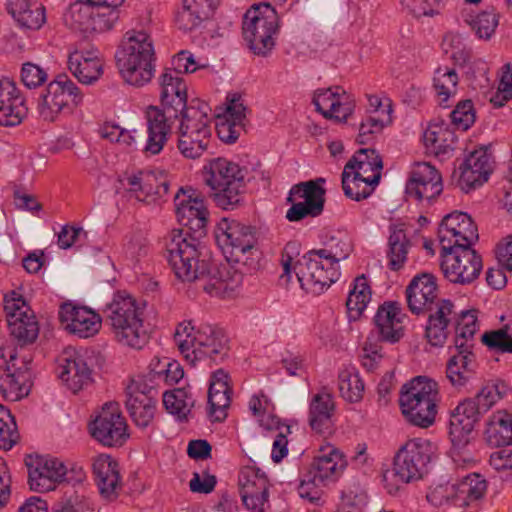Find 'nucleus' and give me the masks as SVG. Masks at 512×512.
Masks as SVG:
<instances>
[{
  "instance_id": "22",
  "label": "nucleus",
  "mask_w": 512,
  "mask_h": 512,
  "mask_svg": "<svg viewBox=\"0 0 512 512\" xmlns=\"http://www.w3.org/2000/svg\"><path fill=\"white\" fill-rule=\"evenodd\" d=\"M240 496L247 509L264 512L268 503V480L257 467L246 466L239 474Z\"/></svg>"
},
{
  "instance_id": "41",
  "label": "nucleus",
  "mask_w": 512,
  "mask_h": 512,
  "mask_svg": "<svg viewBox=\"0 0 512 512\" xmlns=\"http://www.w3.org/2000/svg\"><path fill=\"white\" fill-rule=\"evenodd\" d=\"M484 437L486 442L493 447L510 445L512 443V416L505 411L495 412L487 423Z\"/></svg>"
},
{
  "instance_id": "40",
  "label": "nucleus",
  "mask_w": 512,
  "mask_h": 512,
  "mask_svg": "<svg viewBox=\"0 0 512 512\" xmlns=\"http://www.w3.org/2000/svg\"><path fill=\"white\" fill-rule=\"evenodd\" d=\"M105 313L114 329L119 342L127 340L128 334V293L125 290L117 291L113 300L107 304Z\"/></svg>"
},
{
  "instance_id": "28",
  "label": "nucleus",
  "mask_w": 512,
  "mask_h": 512,
  "mask_svg": "<svg viewBox=\"0 0 512 512\" xmlns=\"http://www.w3.org/2000/svg\"><path fill=\"white\" fill-rule=\"evenodd\" d=\"M459 184L461 189L469 192L488 180L492 172L491 157L486 149L480 148L470 153L460 166Z\"/></svg>"
},
{
  "instance_id": "3",
  "label": "nucleus",
  "mask_w": 512,
  "mask_h": 512,
  "mask_svg": "<svg viewBox=\"0 0 512 512\" xmlns=\"http://www.w3.org/2000/svg\"><path fill=\"white\" fill-rule=\"evenodd\" d=\"M161 103L165 111L150 106L146 111L148 139L143 148L146 155L159 154L168 140L171 127L168 118H178L187 108V85L171 69H164L159 77Z\"/></svg>"
},
{
  "instance_id": "6",
  "label": "nucleus",
  "mask_w": 512,
  "mask_h": 512,
  "mask_svg": "<svg viewBox=\"0 0 512 512\" xmlns=\"http://www.w3.org/2000/svg\"><path fill=\"white\" fill-rule=\"evenodd\" d=\"M148 7L139 15V30H130V87L142 88L149 84L156 71L153 42L146 31L151 22Z\"/></svg>"
},
{
  "instance_id": "10",
  "label": "nucleus",
  "mask_w": 512,
  "mask_h": 512,
  "mask_svg": "<svg viewBox=\"0 0 512 512\" xmlns=\"http://www.w3.org/2000/svg\"><path fill=\"white\" fill-rule=\"evenodd\" d=\"M436 453L435 445L422 438L407 441L394 457V476L402 483L421 479Z\"/></svg>"
},
{
  "instance_id": "14",
  "label": "nucleus",
  "mask_w": 512,
  "mask_h": 512,
  "mask_svg": "<svg viewBox=\"0 0 512 512\" xmlns=\"http://www.w3.org/2000/svg\"><path fill=\"white\" fill-rule=\"evenodd\" d=\"M28 470V484L36 492L54 490L56 485L71 479L67 478V468L61 460L54 457L29 454L25 457Z\"/></svg>"
},
{
  "instance_id": "48",
  "label": "nucleus",
  "mask_w": 512,
  "mask_h": 512,
  "mask_svg": "<svg viewBox=\"0 0 512 512\" xmlns=\"http://www.w3.org/2000/svg\"><path fill=\"white\" fill-rule=\"evenodd\" d=\"M390 121L389 111L375 109L371 115L361 122L357 136L358 143L362 145L370 143L374 136L380 134Z\"/></svg>"
},
{
  "instance_id": "42",
  "label": "nucleus",
  "mask_w": 512,
  "mask_h": 512,
  "mask_svg": "<svg viewBox=\"0 0 512 512\" xmlns=\"http://www.w3.org/2000/svg\"><path fill=\"white\" fill-rule=\"evenodd\" d=\"M389 230V249L387 252L389 258L388 266L391 270L397 271L403 267L407 259L410 241L407 238L403 224L391 225Z\"/></svg>"
},
{
  "instance_id": "61",
  "label": "nucleus",
  "mask_w": 512,
  "mask_h": 512,
  "mask_svg": "<svg viewBox=\"0 0 512 512\" xmlns=\"http://www.w3.org/2000/svg\"><path fill=\"white\" fill-rule=\"evenodd\" d=\"M481 339L491 350L500 353H512V336L504 328L485 332Z\"/></svg>"
},
{
  "instance_id": "44",
  "label": "nucleus",
  "mask_w": 512,
  "mask_h": 512,
  "mask_svg": "<svg viewBox=\"0 0 512 512\" xmlns=\"http://www.w3.org/2000/svg\"><path fill=\"white\" fill-rule=\"evenodd\" d=\"M7 324L10 334L21 345L31 344L38 337L39 324L33 311L16 318L12 314Z\"/></svg>"
},
{
  "instance_id": "63",
  "label": "nucleus",
  "mask_w": 512,
  "mask_h": 512,
  "mask_svg": "<svg viewBox=\"0 0 512 512\" xmlns=\"http://www.w3.org/2000/svg\"><path fill=\"white\" fill-rule=\"evenodd\" d=\"M47 77V72L36 64L27 62L22 66L21 80L30 89L41 86L46 82Z\"/></svg>"
},
{
  "instance_id": "15",
  "label": "nucleus",
  "mask_w": 512,
  "mask_h": 512,
  "mask_svg": "<svg viewBox=\"0 0 512 512\" xmlns=\"http://www.w3.org/2000/svg\"><path fill=\"white\" fill-rule=\"evenodd\" d=\"M91 436L105 446L121 445L127 428L116 402L105 403L89 423Z\"/></svg>"
},
{
  "instance_id": "38",
  "label": "nucleus",
  "mask_w": 512,
  "mask_h": 512,
  "mask_svg": "<svg viewBox=\"0 0 512 512\" xmlns=\"http://www.w3.org/2000/svg\"><path fill=\"white\" fill-rule=\"evenodd\" d=\"M453 491V503L458 507L469 506L485 495L487 490L486 480L477 473L469 474L461 481L451 485Z\"/></svg>"
},
{
  "instance_id": "12",
  "label": "nucleus",
  "mask_w": 512,
  "mask_h": 512,
  "mask_svg": "<svg viewBox=\"0 0 512 512\" xmlns=\"http://www.w3.org/2000/svg\"><path fill=\"white\" fill-rule=\"evenodd\" d=\"M293 270L298 282L307 293L319 295L340 276L339 268L311 250L296 261Z\"/></svg>"
},
{
  "instance_id": "51",
  "label": "nucleus",
  "mask_w": 512,
  "mask_h": 512,
  "mask_svg": "<svg viewBox=\"0 0 512 512\" xmlns=\"http://www.w3.org/2000/svg\"><path fill=\"white\" fill-rule=\"evenodd\" d=\"M458 75L454 69L438 68L434 73L433 83L441 104L448 101L457 92Z\"/></svg>"
},
{
  "instance_id": "19",
  "label": "nucleus",
  "mask_w": 512,
  "mask_h": 512,
  "mask_svg": "<svg viewBox=\"0 0 512 512\" xmlns=\"http://www.w3.org/2000/svg\"><path fill=\"white\" fill-rule=\"evenodd\" d=\"M59 320L65 331L83 339L94 336L101 328V318L96 312L71 302L61 304Z\"/></svg>"
},
{
  "instance_id": "11",
  "label": "nucleus",
  "mask_w": 512,
  "mask_h": 512,
  "mask_svg": "<svg viewBox=\"0 0 512 512\" xmlns=\"http://www.w3.org/2000/svg\"><path fill=\"white\" fill-rule=\"evenodd\" d=\"M83 101V93L78 86L66 75L59 74L41 94L38 110L41 117L47 121H54L56 116L63 112L73 113Z\"/></svg>"
},
{
  "instance_id": "35",
  "label": "nucleus",
  "mask_w": 512,
  "mask_h": 512,
  "mask_svg": "<svg viewBox=\"0 0 512 512\" xmlns=\"http://www.w3.org/2000/svg\"><path fill=\"white\" fill-rule=\"evenodd\" d=\"M130 348L143 349L150 340L151 324L147 321V302L130 296Z\"/></svg>"
},
{
  "instance_id": "29",
  "label": "nucleus",
  "mask_w": 512,
  "mask_h": 512,
  "mask_svg": "<svg viewBox=\"0 0 512 512\" xmlns=\"http://www.w3.org/2000/svg\"><path fill=\"white\" fill-rule=\"evenodd\" d=\"M432 306L424 313L428 314L425 337L432 346L441 347L448 336V324L454 305L450 300L437 298Z\"/></svg>"
},
{
  "instance_id": "62",
  "label": "nucleus",
  "mask_w": 512,
  "mask_h": 512,
  "mask_svg": "<svg viewBox=\"0 0 512 512\" xmlns=\"http://www.w3.org/2000/svg\"><path fill=\"white\" fill-rule=\"evenodd\" d=\"M230 402L231 393H208L209 417L213 421H223L227 417Z\"/></svg>"
},
{
  "instance_id": "20",
  "label": "nucleus",
  "mask_w": 512,
  "mask_h": 512,
  "mask_svg": "<svg viewBox=\"0 0 512 512\" xmlns=\"http://www.w3.org/2000/svg\"><path fill=\"white\" fill-rule=\"evenodd\" d=\"M17 355L13 351L9 352V360H7L4 354L0 357V379L3 383L0 385V389L3 391L4 397L12 401L20 399L22 396L28 393V387L26 385L29 379V365L32 362L31 357H22V366L16 367L14 361Z\"/></svg>"
},
{
  "instance_id": "34",
  "label": "nucleus",
  "mask_w": 512,
  "mask_h": 512,
  "mask_svg": "<svg viewBox=\"0 0 512 512\" xmlns=\"http://www.w3.org/2000/svg\"><path fill=\"white\" fill-rule=\"evenodd\" d=\"M59 378L73 393L92 381V371L82 356L65 357L60 364Z\"/></svg>"
},
{
  "instance_id": "32",
  "label": "nucleus",
  "mask_w": 512,
  "mask_h": 512,
  "mask_svg": "<svg viewBox=\"0 0 512 512\" xmlns=\"http://www.w3.org/2000/svg\"><path fill=\"white\" fill-rule=\"evenodd\" d=\"M383 162L375 149H359L346 163L344 170L350 171L358 177L369 178L370 183L378 185L381 179Z\"/></svg>"
},
{
  "instance_id": "43",
  "label": "nucleus",
  "mask_w": 512,
  "mask_h": 512,
  "mask_svg": "<svg viewBox=\"0 0 512 512\" xmlns=\"http://www.w3.org/2000/svg\"><path fill=\"white\" fill-rule=\"evenodd\" d=\"M352 250V245L347 234L336 231L327 236L324 247L315 250L324 259L328 260L334 266L338 267V263L346 259Z\"/></svg>"
},
{
  "instance_id": "64",
  "label": "nucleus",
  "mask_w": 512,
  "mask_h": 512,
  "mask_svg": "<svg viewBox=\"0 0 512 512\" xmlns=\"http://www.w3.org/2000/svg\"><path fill=\"white\" fill-rule=\"evenodd\" d=\"M92 469L95 480H102L106 477H109L110 474L119 473L118 463L114 461L110 456L103 454L94 458Z\"/></svg>"
},
{
  "instance_id": "30",
  "label": "nucleus",
  "mask_w": 512,
  "mask_h": 512,
  "mask_svg": "<svg viewBox=\"0 0 512 512\" xmlns=\"http://www.w3.org/2000/svg\"><path fill=\"white\" fill-rule=\"evenodd\" d=\"M124 0H76L63 15L65 25L74 31L89 35L93 10L101 7H118Z\"/></svg>"
},
{
  "instance_id": "55",
  "label": "nucleus",
  "mask_w": 512,
  "mask_h": 512,
  "mask_svg": "<svg viewBox=\"0 0 512 512\" xmlns=\"http://www.w3.org/2000/svg\"><path fill=\"white\" fill-rule=\"evenodd\" d=\"M479 39L489 40L494 34L499 19L494 12H482L471 19L465 20Z\"/></svg>"
},
{
  "instance_id": "9",
  "label": "nucleus",
  "mask_w": 512,
  "mask_h": 512,
  "mask_svg": "<svg viewBox=\"0 0 512 512\" xmlns=\"http://www.w3.org/2000/svg\"><path fill=\"white\" fill-rule=\"evenodd\" d=\"M215 240L219 247L234 257L236 263L248 267V271L256 269L258 263L253 257L256 243V230L250 225L242 224L236 220L223 218L215 229Z\"/></svg>"
},
{
  "instance_id": "33",
  "label": "nucleus",
  "mask_w": 512,
  "mask_h": 512,
  "mask_svg": "<svg viewBox=\"0 0 512 512\" xmlns=\"http://www.w3.org/2000/svg\"><path fill=\"white\" fill-rule=\"evenodd\" d=\"M400 313L401 307L397 302H387L379 307L374 320L382 340L394 343L402 338Z\"/></svg>"
},
{
  "instance_id": "17",
  "label": "nucleus",
  "mask_w": 512,
  "mask_h": 512,
  "mask_svg": "<svg viewBox=\"0 0 512 512\" xmlns=\"http://www.w3.org/2000/svg\"><path fill=\"white\" fill-rule=\"evenodd\" d=\"M174 204L179 223L198 237L204 235L209 213L200 195L192 189L180 188L174 196Z\"/></svg>"
},
{
  "instance_id": "31",
  "label": "nucleus",
  "mask_w": 512,
  "mask_h": 512,
  "mask_svg": "<svg viewBox=\"0 0 512 512\" xmlns=\"http://www.w3.org/2000/svg\"><path fill=\"white\" fill-rule=\"evenodd\" d=\"M68 68L84 85L95 84L103 75V62L95 51H78L69 54Z\"/></svg>"
},
{
  "instance_id": "60",
  "label": "nucleus",
  "mask_w": 512,
  "mask_h": 512,
  "mask_svg": "<svg viewBox=\"0 0 512 512\" xmlns=\"http://www.w3.org/2000/svg\"><path fill=\"white\" fill-rule=\"evenodd\" d=\"M452 124L456 129L466 131L475 122V112L471 100H464L457 104L450 113Z\"/></svg>"
},
{
  "instance_id": "16",
  "label": "nucleus",
  "mask_w": 512,
  "mask_h": 512,
  "mask_svg": "<svg viewBox=\"0 0 512 512\" xmlns=\"http://www.w3.org/2000/svg\"><path fill=\"white\" fill-rule=\"evenodd\" d=\"M441 269L444 276L455 284L472 283L480 274L482 260L474 249H456L441 253Z\"/></svg>"
},
{
  "instance_id": "59",
  "label": "nucleus",
  "mask_w": 512,
  "mask_h": 512,
  "mask_svg": "<svg viewBox=\"0 0 512 512\" xmlns=\"http://www.w3.org/2000/svg\"><path fill=\"white\" fill-rule=\"evenodd\" d=\"M443 49L446 53L451 52V58L455 63L464 65L470 59L469 51L465 50L463 38L458 33H447L443 38Z\"/></svg>"
},
{
  "instance_id": "27",
  "label": "nucleus",
  "mask_w": 512,
  "mask_h": 512,
  "mask_svg": "<svg viewBox=\"0 0 512 512\" xmlns=\"http://www.w3.org/2000/svg\"><path fill=\"white\" fill-rule=\"evenodd\" d=\"M28 108L14 81L0 79V125L16 126L26 117Z\"/></svg>"
},
{
  "instance_id": "46",
  "label": "nucleus",
  "mask_w": 512,
  "mask_h": 512,
  "mask_svg": "<svg viewBox=\"0 0 512 512\" xmlns=\"http://www.w3.org/2000/svg\"><path fill=\"white\" fill-rule=\"evenodd\" d=\"M371 298V290L364 275L355 279L354 287L350 291L346 307L350 320H357L365 310Z\"/></svg>"
},
{
  "instance_id": "7",
  "label": "nucleus",
  "mask_w": 512,
  "mask_h": 512,
  "mask_svg": "<svg viewBox=\"0 0 512 512\" xmlns=\"http://www.w3.org/2000/svg\"><path fill=\"white\" fill-rule=\"evenodd\" d=\"M206 103L192 101L181 115L178 149L188 159H198L207 150L211 138V120Z\"/></svg>"
},
{
  "instance_id": "53",
  "label": "nucleus",
  "mask_w": 512,
  "mask_h": 512,
  "mask_svg": "<svg viewBox=\"0 0 512 512\" xmlns=\"http://www.w3.org/2000/svg\"><path fill=\"white\" fill-rule=\"evenodd\" d=\"M439 228H446L447 230H455L458 233L471 239H478V229L472 218L464 212L455 211L446 215Z\"/></svg>"
},
{
  "instance_id": "49",
  "label": "nucleus",
  "mask_w": 512,
  "mask_h": 512,
  "mask_svg": "<svg viewBox=\"0 0 512 512\" xmlns=\"http://www.w3.org/2000/svg\"><path fill=\"white\" fill-rule=\"evenodd\" d=\"M376 185L370 183L369 178L358 177L350 171L342 172V188L344 194L352 200L360 201L368 198Z\"/></svg>"
},
{
  "instance_id": "24",
  "label": "nucleus",
  "mask_w": 512,
  "mask_h": 512,
  "mask_svg": "<svg viewBox=\"0 0 512 512\" xmlns=\"http://www.w3.org/2000/svg\"><path fill=\"white\" fill-rule=\"evenodd\" d=\"M409 310L416 315L424 314L438 297L436 277L431 273L417 274L406 287Z\"/></svg>"
},
{
  "instance_id": "39",
  "label": "nucleus",
  "mask_w": 512,
  "mask_h": 512,
  "mask_svg": "<svg viewBox=\"0 0 512 512\" xmlns=\"http://www.w3.org/2000/svg\"><path fill=\"white\" fill-rule=\"evenodd\" d=\"M446 367V377L452 386L461 388L465 386L475 374V356L471 350H457Z\"/></svg>"
},
{
  "instance_id": "4",
  "label": "nucleus",
  "mask_w": 512,
  "mask_h": 512,
  "mask_svg": "<svg viewBox=\"0 0 512 512\" xmlns=\"http://www.w3.org/2000/svg\"><path fill=\"white\" fill-rule=\"evenodd\" d=\"M246 170L225 158L204 166V182L212 189L218 207L228 210L240 205L245 191Z\"/></svg>"
},
{
  "instance_id": "54",
  "label": "nucleus",
  "mask_w": 512,
  "mask_h": 512,
  "mask_svg": "<svg viewBox=\"0 0 512 512\" xmlns=\"http://www.w3.org/2000/svg\"><path fill=\"white\" fill-rule=\"evenodd\" d=\"M339 392L347 401L358 402L363 397L364 383L357 373L348 371L339 374Z\"/></svg>"
},
{
  "instance_id": "50",
  "label": "nucleus",
  "mask_w": 512,
  "mask_h": 512,
  "mask_svg": "<svg viewBox=\"0 0 512 512\" xmlns=\"http://www.w3.org/2000/svg\"><path fill=\"white\" fill-rule=\"evenodd\" d=\"M478 330L477 318L473 311H462L461 319L456 325L455 347L457 350H471L472 344L469 343Z\"/></svg>"
},
{
  "instance_id": "57",
  "label": "nucleus",
  "mask_w": 512,
  "mask_h": 512,
  "mask_svg": "<svg viewBox=\"0 0 512 512\" xmlns=\"http://www.w3.org/2000/svg\"><path fill=\"white\" fill-rule=\"evenodd\" d=\"M119 18L117 7H101L93 10L91 24L89 25V34L101 33L113 28Z\"/></svg>"
},
{
  "instance_id": "58",
  "label": "nucleus",
  "mask_w": 512,
  "mask_h": 512,
  "mask_svg": "<svg viewBox=\"0 0 512 512\" xmlns=\"http://www.w3.org/2000/svg\"><path fill=\"white\" fill-rule=\"evenodd\" d=\"M205 20L204 16L192 7L190 0H183L182 8L177 12L175 17L176 25L180 30L185 32L192 31L199 27Z\"/></svg>"
},
{
  "instance_id": "45",
  "label": "nucleus",
  "mask_w": 512,
  "mask_h": 512,
  "mask_svg": "<svg viewBox=\"0 0 512 512\" xmlns=\"http://www.w3.org/2000/svg\"><path fill=\"white\" fill-rule=\"evenodd\" d=\"M173 337L180 353L186 361L194 365L197 361L196 338H198V328L196 329L191 321L180 322L176 326Z\"/></svg>"
},
{
  "instance_id": "36",
  "label": "nucleus",
  "mask_w": 512,
  "mask_h": 512,
  "mask_svg": "<svg viewBox=\"0 0 512 512\" xmlns=\"http://www.w3.org/2000/svg\"><path fill=\"white\" fill-rule=\"evenodd\" d=\"M226 343L227 338L220 329L208 324L200 325L196 338L197 361L206 357L216 360L226 353Z\"/></svg>"
},
{
  "instance_id": "26",
  "label": "nucleus",
  "mask_w": 512,
  "mask_h": 512,
  "mask_svg": "<svg viewBox=\"0 0 512 512\" xmlns=\"http://www.w3.org/2000/svg\"><path fill=\"white\" fill-rule=\"evenodd\" d=\"M346 467L342 453L333 446L321 447L311 464L309 475L314 484L326 485L336 481Z\"/></svg>"
},
{
  "instance_id": "47",
  "label": "nucleus",
  "mask_w": 512,
  "mask_h": 512,
  "mask_svg": "<svg viewBox=\"0 0 512 512\" xmlns=\"http://www.w3.org/2000/svg\"><path fill=\"white\" fill-rule=\"evenodd\" d=\"M161 364L162 362L157 359L156 364L151 363L150 366L152 368L147 374L139 375L138 377H141L145 382H149L151 379L152 388L154 389L156 385V379L164 378V381L168 385H173L178 383L183 378L184 370L177 361H169L168 359H165L162 367L160 368Z\"/></svg>"
},
{
  "instance_id": "5",
  "label": "nucleus",
  "mask_w": 512,
  "mask_h": 512,
  "mask_svg": "<svg viewBox=\"0 0 512 512\" xmlns=\"http://www.w3.org/2000/svg\"><path fill=\"white\" fill-rule=\"evenodd\" d=\"M439 396L436 381L417 376L402 386L399 404L407 421L415 426H431L437 414Z\"/></svg>"
},
{
  "instance_id": "21",
  "label": "nucleus",
  "mask_w": 512,
  "mask_h": 512,
  "mask_svg": "<svg viewBox=\"0 0 512 512\" xmlns=\"http://www.w3.org/2000/svg\"><path fill=\"white\" fill-rule=\"evenodd\" d=\"M442 190V177L434 166L427 162L414 165L405 187L408 197L430 201L439 196Z\"/></svg>"
},
{
  "instance_id": "13",
  "label": "nucleus",
  "mask_w": 512,
  "mask_h": 512,
  "mask_svg": "<svg viewBox=\"0 0 512 512\" xmlns=\"http://www.w3.org/2000/svg\"><path fill=\"white\" fill-rule=\"evenodd\" d=\"M325 182L324 178L319 177L294 185L287 198L291 207L286 213V218L291 222H297L306 217L321 215L325 204Z\"/></svg>"
},
{
  "instance_id": "18",
  "label": "nucleus",
  "mask_w": 512,
  "mask_h": 512,
  "mask_svg": "<svg viewBox=\"0 0 512 512\" xmlns=\"http://www.w3.org/2000/svg\"><path fill=\"white\" fill-rule=\"evenodd\" d=\"M151 382L141 377L130 380V419L141 430L149 428L155 417L157 392Z\"/></svg>"
},
{
  "instance_id": "8",
  "label": "nucleus",
  "mask_w": 512,
  "mask_h": 512,
  "mask_svg": "<svg viewBox=\"0 0 512 512\" xmlns=\"http://www.w3.org/2000/svg\"><path fill=\"white\" fill-rule=\"evenodd\" d=\"M278 31V16L269 3L248 10L243 18L242 34L249 49L266 56L274 48V35Z\"/></svg>"
},
{
  "instance_id": "56",
  "label": "nucleus",
  "mask_w": 512,
  "mask_h": 512,
  "mask_svg": "<svg viewBox=\"0 0 512 512\" xmlns=\"http://www.w3.org/2000/svg\"><path fill=\"white\" fill-rule=\"evenodd\" d=\"M478 239H471L455 230H447L439 228V241L441 245V253L454 252L456 249H472V245Z\"/></svg>"
},
{
  "instance_id": "2",
  "label": "nucleus",
  "mask_w": 512,
  "mask_h": 512,
  "mask_svg": "<svg viewBox=\"0 0 512 512\" xmlns=\"http://www.w3.org/2000/svg\"><path fill=\"white\" fill-rule=\"evenodd\" d=\"M501 398L499 386L487 384L475 397L463 400L451 412L449 437L452 443L451 457L456 465L467 466L475 462L467 450L470 436L482 416Z\"/></svg>"
},
{
  "instance_id": "25",
  "label": "nucleus",
  "mask_w": 512,
  "mask_h": 512,
  "mask_svg": "<svg viewBox=\"0 0 512 512\" xmlns=\"http://www.w3.org/2000/svg\"><path fill=\"white\" fill-rule=\"evenodd\" d=\"M169 190V183L163 177H158L152 171H139L130 177V200L145 205L155 204Z\"/></svg>"
},
{
  "instance_id": "1",
  "label": "nucleus",
  "mask_w": 512,
  "mask_h": 512,
  "mask_svg": "<svg viewBox=\"0 0 512 512\" xmlns=\"http://www.w3.org/2000/svg\"><path fill=\"white\" fill-rule=\"evenodd\" d=\"M197 246V238L184 234L183 230H173L165 238L166 258L178 279L197 281L211 295L232 290L241 282L242 275L232 273L227 265L219 267L199 261Z\"/></svg>"
},
{
  "instance_id": "23",
  "label": "nucleus",
  "mask_w": 512,
  "mask_h": 512,
  "mask_svg": "<svg viewBox=\"0 0 512 512\" xmlns=\"http://www.w3.org/2000/svg\"><path fill=\"white\" fill-rule=\"evenodd\" d=\"M312 102L324 118L336 122H346L354 111L350 96L340 86L316 90Z\"/></svg>"
},
{
  "instance_id": "52",
  "label": "nucleus",
  "mask_w": 512,
  "mask_h": 512,
  "mask_svg": "<svg viewBox=\"0 0 512 512\" xmlns=\"http://www.w3.org/2000/svg\"><path fill=\"white\" fill-rule=\"evenodd\" d=\"M193 399L185 388L166 391L163 394V404L166 410L179 418L186 417L193 406Z\"/></svg>"
},
{
  "instance_id": "37",
  "label": "nucleus",
  "mask_w": 512,
  "mask_h": 512,
  "mask_svg": "<svg viewBox=\"0 0 512 512\" xmlns=\"http://www.w3.org/2000/svg\"><path fill=\"white\" fill-rule=\"evenodd\" d=\"M335 411L333 396L323 390L315 394L309 406V424L317 433H323L332 426V417Z\"/></svg>"
}]
</instances>
